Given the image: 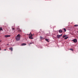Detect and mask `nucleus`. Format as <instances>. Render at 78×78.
Wrapping results in <instances>:
<instances>
[{
    "label": "nucleus",
    "mask_w": 78,
    "mask_h": 78,
    "mask_svg": "<svg viewBox=\"0 0 78 78\" xmlns=\"http://www.w3.org/2000/svg\"><path fill=\"white\" fill-rule=\"evenodd\" d=\"M70 50H72V51H73V49H70Z\"/></svg>",
    "instance_id": "18"
},
{
    "label": "nucleus",
    "mask_w": 78,
    "mask_h": 78,
    "mask_svg": "<svg viewBox=\"0 0 78 78\" xmlns=\"http://www.w3.org/2000/svg\"><path fill=\"white\" fill-rule=\"evenodd\" d=\"M7 45H8V44Z\"/></svg>",
    "instance_id": "23"
},
{
    "label": "nucleus",
    "mask_w": 78,
    "mask_h": 78,
    "mask_svg": "<svg viewBox=\"0 0 78 78\" xmlns=\"http://www.w3.org/2000/svg\"><path fill=\"white\" fill-rule=\"evenodd\" d=\"M74 27H78V25H76L74 26Z\"/></svg>",
    "instance_id": "15"
},
{
    "label": "nucleus",
    "mask_w": 78,
    "mask_h": 78,
    "mask_svg": "<svg viewBox=\"0 0 78 78\" xmlns=\"http://www.w3.org/2000/svg\"><path fill=\"white\" fill-rule=\"evenodd\" d=\"M20 35L19 34L17 35V37H16V41H19V40H20Z\"/></svg>",
    "instance_id": "1"
},
{
    "label": "nucleus",
    "mask_w": 78,
    "mask_h": 78,
    "mask_svg": "<svg viewBox=\"0 0 78 78\" xmlns=\"http://www.w3.org/2000/svg\"><path fill=\"white\" fill-rule=\"evenodd\" d=\"M59 33H62V30H59Z\"/></svg>",
    "instance_id": "9"
},
{
    "label": "nucleus",
    "mask_w": 78,
    "mask_h": 78,
    "mask_svg": "<svg viewBox=\"0 0 78 78\" xmlns=\"http://www.w3.org/2000/svg\"><path fill=\"white\" fill-rule=\"evenodd\" d=\"M68 37H65L64 38V39H68Z\"/></svg>",
    "instance_id": "13"
},
{
    "label": "nucleus",
    "mask_w": 78,
    "mask_h": 78,
    "mask_svg": "<svg viewBox=\"0 0 78 78\" xmlns=\"http://www.w3.org/2000/svg\"><path fill=\"white\" fill-rule=\"evenodd\" d=\"M27 45V44L26 43H23L21 44L22 46H23V45Z\"/></svg>",
    "instance_id": "7"
},
{
    "label": "nucleus",
    "mask_w": 78,
    "mask_h": 78,
    "mask_svg": "<svg viewBox=\"0 0 78 78\" xmlns=\"http://www.w3.org/2000/svg\"><path fill=\"white\" fill-rule=\"evenodd\" d=\"M1 50V48H0V50Z\"/></svg>",
    "instance_id": "21"
},
{
    "label": "nucleus",
    "mask_w": 78,
    "mask_h": 78,
    "mask_svg": "<svg viewBox=\"0 0 78 78\" xmlns=\"http://www.w3.org/2000/svg\"><path fill=\"white\" fill-rule=\"evenodd\" d=\"M73 41L75 43L77 42V40L76 39H74L73 40Z\"/></svg>",
    "instance_id": "5"
},
{
    "label": "nucleus",
    "mask_w": 78,
    "mask_h": 78,
    "mask_svg": "<svg viewBox=\"0 0 78 78\" xmlns=\"http://www.w3.org/2000/svg\"><path fill=\"white\" fill-rule=\"evenodd\" d=\"M33 44V42H31L30 43V44Z\"/></svg>",
    "instance_id": "16"
},
{
    "label": "nucleus",
    "mask_w": 78,
    "mask_h": 78,
    "mask_svg": "<svg viewBox=\"0 0 78 78\" xmlns=\"http://www.w3.org/2000/svg\"><path fill=\"white\" fill-rule=\"evenodd\" d=\"M67 37V35H65L63 36V38H64V37Z\"/></svg>",
    "instance_id": "10"
},
{
    "label": "nucleus",
    "mask_w": 78,
    "mask_h": 78,
    "mask_svg": "<svg viewBox=\"0 0 78 78\" xmlns=\"http://www.w3.org/2000/svg\"><path fill=\"white\" fill-rule=\"evenodd\" d=\"M4 50H5V51H6V49H5Z\"/></svg>",
    "instance_id": "20"
},
{
    "label": "nucleus",
    "mask_w": 78,
    "mask_h": 78,
    "mask_svg": "<svg viewBox=\"0 0 78 78\" xmlns=\"http://www.w3.org/2000/svg\"><path fill=\"white\" fill-rule=\"evenodd\" d=\"M45 40L46 41H47V42H49V41H48V40L47 39H45Z\"/></svg>",
    "instance_id": "12"
},
{
    "label": "nucleus",
    "mask_w": 78,
    "mask_h": 78,
    "mask_svg": "<svg viewBox=\"0 0 78 78\" xmlns=\"http://www.w3.org/2000/svg\"><path fill=\"white\" fill-rule=\"evenodd\" d=\"M33 36V35L31 34V33H30V34H29V39H33V38L32 37Z\"/></svg>",
    "instance_id": "2"
},
{
    "label": "nucleus",
    "mask_w": 78,
    "mask_h": 78,
    "mask_svg": "<svg viewBox=\"0 0 78 78\" xmlns=\"http://www.w3.org/2000/svg\"><path fill=\"white\" fill-rule=\"evenodd\" d=\"M77 33H78V31H77Z\"/></svg>",
    "instance_id": "22"
},
{
    "label": "nucleus",
    "mask_w": 78,
    "mask_h": 78,
    "mask_svg": "<svg viewBox=\"0 0 78 78\" xmlns=\"http://www.w3.org/2000/svg\"><path fill=\"white\" fill-rule=\"evenodd\" d=\"M11 36L10 35H5V37H10Z\"/></svg>",
    "instance_id": "6"
},
{
    "label": "nucleus",
    "mask_w": 78,
    "mask_h": 78,
    "mask_svg": "<svg viewBox=\"0 0 78 78\" xmlns=\"http://www.w3.org/2000/svg\"><path fill=\"white\" fill-rule=\"evenodd\" d=\"M12 30H15V29L14 28H12Z\"/></svg>",
    "instance_id": "19"
},
{
    "label": "nucleus",
    "mask_w": 78,
    "mask_h": 78,
    "mask_svg": "<svg viewBox=\"0 0 78 78\" xmlns=\"http://www.w3.org/2000/svg\"><path fill=\"white\" fill-rule=\"evenodd\" d=\"M17 30L19 31V32H20V33H22V30L20 29L19 28H17Z\"/></svg>",
    "instance_id": "4"
},
{
    "label": "nucleus",
    "mask_w": 78,
    "mask_h": 78,
    "mask_svg": "<svg viewBox=\"0 0 78 78\" xmlns=\"http://www.w3.org/2000/svg\"><path fill=\"white\" fill-rule=\"evenodd\" d=\"M9 50H10L11 51H12L13 50V49L11 47L10 48H9Z\"/></svg>",
    "instance_id": "8"
},
{
    "label": "nucleus",
    "mask_w": 78,
    "mask_h": 78,
    "mask_svg": "<svg viewBox=\"0 0 78 78\" xmlns=\"http://www.w3.org/2000/svg\"><path fill=\"white\" fill-rule=\"evenodd\" d=\"M64 30L65 32L66 31V28H64Z\"/></svg>",
    "instance_id": "14"
},
{
    "label": "nucleus",
    "mask_w": 78,
    "mask_h": 78,
    "mask_svg": "<svg viewBox=\"0 0 78 78\" xmlns=\"http://www.w3.org/2000/svg\"><path fill=\"white\" fill-rule=\"evenodd\" d=\"M0 30H3V29H2V28H0Z\"/></svg>",
    "instance_id": "17"
},
{
    "label": "nucleus",
    "mask_w": 78,
    "mask_h": 78,
    "mask_svg": "<svg viewBox=\"0 0 78 78\" xmlns=\"http://www.w3.org/2000/svg\"><path fill=\"white\" fill-rule=\"evenodd\" d=\"M62 36V34H61L60 35H57V37L58 39H59V38L61 37Z\"/></svg>",
    "instance_id": "3"
},
{
    "label": "nucleus",
    "mask_w": 78,
    "mask_h": 78,
    "mask_svg": "<svg viewBox=\"0 0 78 78\" xmlns=\"http://www.w3.org/2000/svg\"><path fill=\"white\" fill-rule=\"evenodd\" d=\"M40 39H44V37L41 36H40Z\"/></svg>",
    "instance_id": "11"
}]
</instances>
